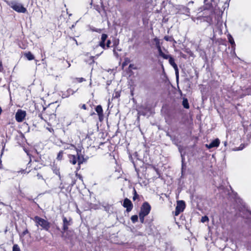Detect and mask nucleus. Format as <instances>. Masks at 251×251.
I'll list each match as a JSON object with an SVG mask.
<instances>
[{
    "instance_id": "47",
    "label": "nucleus",
    "mask_w": 251,
    "mask_h": 251,
    "mask_svg": "<svg viewBox=\"0 0 251 251\" xmlns=\"http://www.w3.org/2000/svg\"><path fill=\"white\" fill-rule=\"evenodd\" d=\"M1 69H2V64L1 62H0V71H1Z\"/></svg>"
},
{
    "instance_id": "51",
    "label": "nucleus",
    "mask_w": 251,
    "mask_h": 251,
    "mask_svg": "<svg viewBox=\"0 0 251 251\" xmlns=\"http://www.w3.org/2000/svg\"><path fill=\"white\" fill-rule=\"evenodd\" d=\"M102 52H103V51H101L100 54H97V56H98L100 54H101Z\"/></svg>"
},
{
    "instance_id": "33",
    "label": "nucleus",
    "mask_w": 251,
    "mask_h": 251,
    "mask_svg": "<svg viewBox=\"0 0 251 251\" xmlns=\"http://www.w3.org/2000/svg\"><path fill=\"white\" fill-rule=\"evenodd\" d=\"M113 54L114 55L117 57V58H118L119 57V54L118 53V52H117L116 51V48H114L113 49Z\"/></svg>"
},
{
    "instance_id": "34",
    "label": "nucleus",
    "mask_w": 251,
    "mask_h": 251,
    "mask_svg": "<svg viewBox=\"0 0 251 251\" xmlns=\"http://www.w3.org/2000/svg\"><path fill=\"white\" fill-rule=\"evenodd\" d=\"M111 43V42L110 40H108L107 41L106 44H105L106 49L110 47Z\"/></svg>"
},
{
    "instance_id": "52",
    "label": "nucleus",
    "mask_w": 251,
    "mask_h": 251,
    "mask_svg": "<svg viewBox=\"0 0 251 251\" xmlns=\"http://www.w3.org/2000/svg\"><path fill=\"white\" fill-rule=\"evenodd\" d=\"M74 40H75V42H76V44L77 45V41H76L75 39H74Z\"/></svg>"
},
{
    "instance_id": "38",
    "label": "nucleus",
    "mask_w": 251,
    "mask_h": 251,
    "mask_svg": "<svg viewBox=\"0 0 251 251\" xmlns=\"http://www.w3.org/2000/svg\"><path fill=\"white\" fill-rule=\"evenodd\" d=\"M69 96H70V94H68V93H67V92H65L64 93H63V94H62V97H63V98H67V97H68Z\"/></svg>"
},
{
    "instance_id": "4",
    "label": "nucleus",
    "mask_w": 251,
    "mask_h": 251,
    "mask_svg": "<svg viewBox=\"0 0 251 251\" xmlns=\"http://www.w3.org/2000/svg\"><path fill=\"white\" fill-rule=\"evenodd\" d=\"M185 207V204L184 201H179L177 202V205L176 207V210L175 212V215L178 216L180 212L183 211L184 208Z\"/></svg>"
},
{
    "instance_id": "23",
    "label": "nucleus",
    "mask_w": 251,
    "mask_h": 251,
    "mask_svg": "<svg viewBox=\"0 0 251 251\" xmlns=\"http://www.w3.org/2000/svg\"><path fill=\"white\" fill-rule=\"evenodd\" d=\"M13 251H21L19 246L17 244H15L13 246Z\"/></svg>"
},
{
    "instance_id": "9",
    "label": "nucleus",
    "mask_w": 251,
    "mask_h": 251,
    "mask_svg": "<svg viewBox=\"0 0 251 251\" xmlns=\"http://www.w3.org/2000/svg\"><path fill=\"white\" fill-rule=\"evenodd\" d=\"M76 152H77V165L78 167L77 168V170H78L80 168V165L82 164L85 161V158H84V156L80 154L79 153V152H80V151H78L77 149H76Z\"/></svg>"
},
{
    "instance_id": "18",
    "label": "nucleus",
    "mask_w": 251,
    "mask_h": 251,
    "mask_svg": "<svg viewBox=\"0 0 251 251\" xmlns=\"http://www.w3.org/2000/svg\"><path fill=\"white\" fill-rule=\"evenodd\" d=\"M159 56H161L165 59H168L171 56L170 55L165 54L162 50H160V52H158Z\"/></svg>"
},
{
    "instance_id": "41",
    "label": "nucleus",
    "mask_w": 251,
    "mask_h": 251,
    "mask_svg": "<svg viewBox=\"0 0 251 251\" xmlns=\"http://www.w3.org/2000/svg\"><path fill=\"white\" fill-rule=\"evenodd\" d=\"M77 79H78V81L79 82H82L85 81V79L83 77L78 78Z\"/></svg>"
},
{
    "instance_id": "42",
    "label": "nucleus",
    "mask_w": 251,
    "mask_h": 251,
    "mask_svg": "<svg viewBox=\"0 0 251 251\" xmlns=\"http://www.w3.org/2000/svg\"><path fill=\"white\" fill-rule=\"evenodd\" d=\"M28 233V231L27 229H26L25 230H24L23 233H22V235L23 236H24L26 234Z\"/></svg>"
},
{
    "instance_id": "28",
    "label": "nucleus",
    "mask_w": 251,
    "mask_h": 251,
    "mask_svg": "<svg viewBox=\"0 0 251 251\" xmlns=\"http://www.w3.org/2000/svg\"><path fill=\"white\" fill-rule=\"evenodd\" d=\"M208 220H209V219H208V217L206 216H204L203 217H202L201 219V222L202 223H204V222L208 221Z\"/></svg>"
},
{
    "instance_id": "50",
    "label": "nucleus",
    "mask_w": 251,
    "mask_h": 251,
    "mask_svg": "<svg viewBox=\"0 0 251 251\" xmlns=\"http://www.w3.org/2000/svg\"><path fill=\"white\" fill-rule=\"evenodd\" d=\"M244 146L242 147H240L238 150H242L244 148Z\"/></svg>"
},
{
    "instance_id": "1",
    "label": "nucleus",
    "mask_w": 251,
    "mask_h": 251,
    "mask_svg": "<svg viewBox=\"0 0 251 251\" xmlns=\"http://www.w3.org/2000/svg\"><path fill=\"white\" fill-rule=\"evenodd\" d=\"M33 220L36 223V225L37 226H40L43 229L46 231L49 230L50 224L48 221L37 216L34 218Z\"/></svg>"
},
{
    "instance_id": "46",
    "label": "nucleus",
    "mask_w": 251,
    "mask_h": 251,
    "mask_svg": "<svg viewBox=\"0 0 251 251\" xmlns=\"http://www.w3.org/2000/svg\"><path fill=\"white\" fill-rule=\"evenodd\" d=\"M59 188L61 190H62V189L64 188L63 186H62V183H61V184H60V185L59 186Z\"/></svg>"
},
{
    "instance_id": "40",
    "label": "nucleus",
    "mask_w": 251,
    "mask_h": 251,
    "mask_svg": "<svg viewBox=\"0 0 251 251\" xmlns=\"http://www.w3.org/2000/svg\"><path fill=\"white\" fill-rule=\"evenodd\" d=\"M72 148L76 149L74 145H71L70 147L65 148L66 149H72Z\"/></svg>"
},
{
    "instance_id": "14",
    "label": "nucleus",
    "mask_w": 251,
    "mask_h": 251,
    "mask_svg": "<svg viewBox=\"0 0 251 251\" xmlns=\"http://www.w3.org/2000/svg\"><path fill=\"white\" fill-rule=\"evenodd\" d=\"M95 110L97 112L98 115H101L103 114V110L101 105H99L97 106L95 108Z\"/></svg>"
},
{
    "instance_id": "37",
    "label": "nucleus",
    "mask_w": 251,
    "mask_h": 251,
    "mask_svg": "<svg viewBox=\"0 0 251 251\" xmlns=\"http://www.w3.org/2000/svg\"><path fill=\"white\" fill-rule=\"evenodd\" d=\"M157 50H158V52L160 51V50H161V45H160V44H159L158 45H156L155 46Z\"/></svg>"
},
{
    "instance_id": "5",
    "label": "nucleus",
    "mask_w": 251,
    "mask_h": 251,
    "mask_svg": "<svg viewBox=\"0 0 251 251\" xmlns=\"http://www.w3.org/2000/svg\"><path fill=\"white\" fill-rule=\"evenodd\" d=\"M26 113L25 111L19 109L16 113V120L18 122H21L25 117Z\"/></svg>"
},
{
    "instance_id": "21",
    "label": "nucleus",
    "mask_w": 251,
    "mask_h": 251,
    "mask_svg": "<svg viewBox=\"0 0 251 251\" xmlns=\"http://www.w3.org/2000/svg\"><path fill=\"white\" fill-rule=\"evenodd\" d=\"M63 151H60L57 156L56 159L58 160H61L63 158Z\"/></svg>"
},
{
    "instance_id": "48",
    "label": "nucleus",
    "mask_w": 251,
    "mask_h": 251,
    "mask_svg": "<svg viewBox=\"0 0 251 251\" xmlns=\"http://www.w3.org/2000/svg\"><path fill=\"white\" fill-rule=\"evenodd\" d=\"M116 50H118V51H121V49H119V48H118V47H116Z\"/></svg>"
},
{
    "instance_id": "29",
    "label": "nucleus",
    "mask_w": 251,
    "mask_h": 251,
    "mask_svg": "<svg viewBox=\"0 0 251 251\" xmlns=\"http://www.w3.org/2000/svg\"><path fill=\"white\" fill-rule=\"evenodd\" d=\"M153 40V42L155 43V46L158 45L159 44H160L159 39L157 37L154 38Z\"/></svg>"
},
{
    "instance_id": "25",
    "label": "nucleus",
    "mask_w": 251,
    "mask_h": 251,
    "mask_svg": "<svg viewBox=\"0 0 251 251\" xmlns=\"http://www.w3.org/2000/svg\"><path fill=\"white\" fill-rule=\"evenodd\" d=\"M119 44V39H115L113 41V47L114 48H116L118 47V45Z\"/></svg>"
},
{
    "instance_id": "36",
    "label": "nucleus",
    "mask_w": 251,
    "mask_h": 251,
    "mask_svg": "<svg viewBox=\"0 0 251 251\" xmlns=\"http://www.w3.org/2000/svg\"><path fill=\"white\" fill-rule=\"evenodd\" d=\"M157 50H158V52L160 51V50H161V45H160V44H159L158 45H156L155 46Z\"/></svg>"
},
{
    "instance_id": "16",
    "label": "nucleus",
    "mask_w": 251,
    "mask_h": 251,
    "mask_svg": "<svg viewBox=\"0 0 251 251\" xmlns=\"http://www.w3.org/2000/svg\"><path fill=\"white\" fill-rule=\"evenodd\" d=\"M228 40L231 45L232 46V48H235V44L234 41V39L233 37L231 36V35H228Z\"/></svg>"
},
{
    "instance_id": "43",
    "label": "nucleus",
    "mask_w": 251,
    "mask_h": 251,
    "mask_svg": "<svg viewBox=\"0 0 251 251\" xmlns=\"http://www.w3.org/2000/svg\"><path fill=\"white\" fill-rule=\"evenodd\" d=\"M133 67H134V65H133V64H130L129 65L128 68H129V69H134V70L136 69V68H134Z\"/></svg>"
},
{
    "instance_id": "20",
    "label": "nucleus",
    "mask_w": 251,
    "mask_h": 251,
    "mask_svg": "<svg viewBox=\"0 0 251 251\" xmlns=\"http://www.w3.org/2000/svg\"><path fill=\"white\" fill-rule=\"evenodd\" d=\"M53 172L56 175L58 176L60 179L61 178V175L60 174L59 169L57 167H54L53 168Z\"/></svg>"
},
{
    "instance_id": "12",
    "label": "nucleus",
    "mask_w": 251,
    "mask_h": 251,
    "mask_svg": "<svg viewBox=\"0 0 251 251\" xmlns=\"http://www.w3.org/2000/svg\"><path fill=\"white\" fill-rule=\"evenodd\" d=\"M181 169H182V172H183V170L185 169L186 164L184 163V160H185L184 155V154H182L181 152Z\"/></svg>"
},
{
    "instance_id": "39",
    "label": "nucleus",
    "mask_w": 251,
    "mask_h": 251,
    "mask_svg": "<svg viewBox=\"0 0 251 251\" xmlns=\"http://www.w3.org/2000/svg\"><path fill=\"white\" fill-rule=\"evenodd\" d=\"M134 195L133 197V200H135V199L137 198V197L138 196V195H137L135 190H134Z\"/></svg>"
},
{
    "instance_id": "44",
    "label": "nucleus",
    "mask_w": 251,
    "mask_h": 251,
    "mask_svg": "<svg viewBox=\"0 0 251 251\" xmlns=\"http://www.w3.org/2000/svg\"><path fill=\"white\" fill-rule=\"evenodd\" d=\"M103 114H102L101 115H99V118L100 121H102V120L103 119Z\"/></svg>"
},
{
    "instance_id": "45",
    "label": "nucleus",
    "mask_w": 251,
    "mask_h": 251,
    "mask_svg": "<svg viewBox=\"0 0 251 251\" xmlns=\"http://www.w3.org/2000/svg\"><path fill=\"white\" fill-rule=\"evenodd\" d=\"M81 108L85 110V109H86V105L85 104H83L81 106Z\"/></svg>"
},
{
    "instance_id": "17",
    "label": "nucleus",
    "mask_w": 251,
    "mask_h": 251,
    "mask_svg": "<svg viewBox=\"0 0 251 251\" xmlns=\"http://www.w3.org/2000/svg\"><path fill=\"white\" fill-rule=\"evenodd\" d=\"M182 105L185 108H189V104L188 103V100L186 98H184L183 99Z\"/></svg>"
},
{
    "instance_id": "27",
    "label": "nucleus",
    "mask_w": 251,
    "mask_h": 251,
    "mask_svg": "<svg viewBox=\"0 0 251 251\" xmlns=\"http://www.w3.org/2000/svg\"><path fill=\"white\" fill-rule=\"evenodd\" d=\"M36 177L38 180H42L46 182L45 179L43 178V176L41 174L38 173L36 175Z\"/></svg>"
},
{
    "instance_id": "49",
    "label": "nucleus",
    "mask_w": 251,
    "mask_h": 251,
    "mask_svg": "<svg viewBox=\"0 0 251 251\" xmlns=\"http://www.w3.org/2000/svg\"><path fill=\"white\" fill-rule=\"evenodd\" d=\"M48 130L50 131V132H51L52 131H53V129L52 128H48Z\"/></svg>"
},
{
    "instance_id": "7",
    "label": "nucleus",
    "mask_w": 251,
    "mask_h": 251,
    "mask_svg": "<svg viewBox=\"0 0 251 251\" xmlns=\"http://www.w3.org/2000/svg\"><path fill=\"white\" fill-rule=\"evenodd\" d=\"M123 205L124 207L126 208V210L127 212H130L133 207L131 201L127 198H126L124 200Z\"/></svg>"
},
{
    "instance_id": "31",
    "label": "nucleus",
    "mask_w": 251,
    "mask_h": 251,
    "mask_svg": "<svg viewBox=\"0 0 251 251\" xmlns=\"http://www.w3.org/2000/svg\"><path fill=\"white\" fill-rule=\"evenodd\" d=\"M139 216L140 221L141 222V223H143L144 222V218L146 216H144V215H143L141 214H139Z\"/></svg>"
},
{
    "instance_id": "2",
    "label": "nucleus",
    "mask_w": 251,
    "mask_h": 251,
    "mask_svg": "<svg viewBox=\"0 0 251 251\" xmlns=\"http://www.w3.org/2000/svg\"><path fill=\"white\" fill-rule=\"evenodd\" d=\"M10 6L13 10L19 13H25L26 11V8L22 4L16 1L11 2Z\"/></svg>"
},
{
    "instance_id": "10",
    "label": "nucleus",
    "mask_w": 251,
    "mask_h": 251,
    "mask_svg": "<svg viewBox=\"0 0 251 251\" xmlns=\"http://www.w3.org/2000/svg\"><path fill=\"white\" fill-rule=\"evenodd\" d=\"M220 141L219 139L217 138L212 141L209 144H206V147L210 149L214 147H218L219 146Z\"/></svg>"
},
{
    "instance_id": "22",
    "label": "nucleus",
    "mask_w": 251,
    "mask_h": 251,
    "mask_svg": "<svg viewBox=\"0 0 251 251\" xmlns=\"http://www.w3.org/2000/svg\"><path fill=\"white\" fill-rule=\"evenodd\" d=\"M138 218V216L135 215L131 216V220L133 223H135L137 222Z\"/></svg>"
},
{
    "instance_id": "19",
    "label": "nucleus",
    "mask_w": 251,
    "mask_h": 251,
    "mask_svg": "<svg viewBox=\"0 0 251 251\" xmlns=\"http://www.w3.org/2000/svg\"><path fill=\"white\" fill-rule=\"evenodd\" d=\"M130 62V60L128 57H126L124 59V61L123 62L122 67L124 68L125 66H126L129 62Z\"/></svg>"
},
{
    "instance_id": "3",
    "label": "nucleus",
    "mask_w": 251,
    "mask_h": 251,
    "mask_svg": "<svg viewBox=\"0 0 251 251\" xmlns=\"http://www.w3.org/2000/svg\"><path fill=\"white\" fill-rule=\"evenodd\" d=\"M151 209V207L149 203L147 202H145L141 207V210L139 214L147 216L150 213Z\"/></svg>"
},
{
    "instance_id": "32",
    "label": "nucleus",
    "mask_w": 251,
    "mask_h": 251,
    "mask_svg": "<svg viewBox=\"0 0 251 251\" xmlns=\"http://www.w3.org/2000/svg\"><path fill=\"white\" fill-rule=\"evenodd\" d=\"M75 92V91H74V90H73L72 89H69L67 90V93H68V94H70V95L71 94V95H73V94H74Z\"/></svg>"
},
{
    "instance_id": "15",
    "label": "nucleus",
    "mask_w": 251,
    "mask_h": 251,
    "mask_svg": "<svg viewBox=\"0 0 251 251\" xmlns=\"http://www.w3.org/2000/svg\"><path fill=\"white\" fill-rule=\"evenodd\" d=\"M172 67L174 68L175 71V74L176 76V80L178 81V78H179V72H178V69L177 68V66L176 64H174Z\"/></svg>"
},
{
    "instance_id": "6",
    "label": "nucleus",
    "mask_w": 251,
    "mask_h": 251,
    "mask_svg": "<svg viewBox=\"0 0 251 251\" xmlns=\"http://www.w3.org/2000/svg\"><path fill=\"white\" fill-rule=\"evenodd\" d=\"M63 230L64 232L67 231L68 229L69 226L71 225L72 219L69 218L68 219L66 217H63Z\"/></svg>"
},
{
    "instance_id": "30",
    "label": "nucleus",
    "mask_w": 251,
    "mask_h": 251,
    "mask_svg": "<svg viewBox=\"0 0 251 251\" xmlns=\"http://www.w3.org/2000/svg\"><path fill=\"white\" fill-rule=\"evenodd\" d=\"M164 39L167 41H172L173 40V38L171 36H165L164 37Z\"/></svg>"
},
{
    "instance_id": "24",
    "label": "nucleus",
    "mask_w": 251,
    "mask_h": 251,
    "mask_svg": "<svg viewBox=\"0 0 251 251\" xmlns=\"http://www.w3.org/2000/svg\"><path fill=\"white\" fill-rule=\"evenodd\" d=\"M169 61L170 65L172 66L176 64L174 59L171 56L169 58Z\"/></svg>"
},
{
    "instance_id": "11",
    "label": "nucleus",
    "mask_w": 251,
    "mask_h": 251,
    "mask_svg": "<svg viewBox=\"0 0 251 251\" xmlns=\"http://www.w3.org/2000/svg\"><path fill=\"white\" fill-rule=\"evenodd\" d=\"M69 161L70 163L75 165L77 162V156H75L73 154H69L68 155Z\"/></svg>"
},
{
    "instance_id": "13",
    "label": "nucleus",
    "mask_w": 251,
    "mask_h": 251,
    "mask_svg": "<svg viewBox=\"0 0 251 251\" xmlns=\"http://www.w3.org/2000/svg\"><path fill=\"white\" fill-rule=\"evenodd\" d=\"M25 56L27 58L28 60H32L34 59V55L31 53V52L28 51L25 53Z\"/></svg>"
},
{
    "instance_id": "35",
    "label": "nucleus",
    "mask_w": 251,
    "mask_h": 251,
    "mask_svg": "<svg viewBox=\"0 0 251 251\" xmlns=\"http://www.w3.org/2000/svg\"><path fill=\"white\" fill-rule=\"evenodd\" d=\"M76 175V176L80 180H81L82 181H83V178H82V176H81V175L80 174H78L77 173H76L75 174Z\"/></svg>"
},
{
    "instance_id": "53",
    "label": "nucleus",
    "mask_w": 251,
    "mask_h": 251,
    "mask_svg": "<svg viewBox=\"0 0 251 251\" xmlns=\"http://www.w3.org/2000/svg\"><path fill=\"white\" fill-rule=\"evenodd\" d=\"M0 204H1L4 205V203H3V202H0Z\"/></svg>"
},
{
    "instance_id": "26",
    "label": "nucleus",
    "mask_w": 251,
    "mask_h": 251,
    "mask_svg": "<svg viewBox=\"0 0 251 251\" xmlns=\"http://www.w3.org/2000/svg\"><path fill=\"white\" fill-rule=\"evenodd\" d=\"M91 30L92 31H95V32H98V33H100L101 31V29H100V28H96L95 27H91Z\"/></svg>"
},
{
    "instance_id": "8",
    "label": "nucleus",
    "mask_w": 251,
    "mask_h": 251,
    "mask_svg": "<svg viewBox=\"0 0 251 251\" xmlns=\"http://www.w3.org/2000/svg\"><path fill=\"white\" fill-rule=\"evenodd\" d=\"M108 37V36L107 34L103 33L101 35L100 41V42L99 45L97 46V47H98L99 46L102 48V49L105 50L106 49V46L105 44V42L107 38Z\"/></svg>"
}]
</instances>
